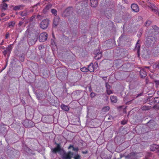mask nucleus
<instances>
[{"label":"nucleus","instance_id":"obj_41","mask_svg":"<svg viewBox=\"0 0 159 159\" xmlns=\"http://www.w3.org/2000/svg\"><path fill=\"white\" fill-rule=\"evenodd\" d=\"M106 87H107V89H109L110 88V86L108 84L106 83Z\"/></svg>","mask_w":159,"mask_h":159},{"label":"nucleus","instance_id":"obj_30","mask_svg":"<svg viewBox=\"0 0 159 159\" xmlns=\"http://www.w3.org/2000/svg\"><path fill=\"white\" fill-rule=\"evenodd\" d=\"M80 70L82 71L83 72H86L88 71V68L87 67H82L80 69Z\"/></svg>","mask_w":159,"mask_h":159},{"label":"nucleus","instance_id":"obj_21","mask_svg":"<svg viewBox=\"0 0 159 159\" xmlns=\"http://www.w3.org/2000/svg\"><path fill=\"white\" fill-rule=\"evenodd\" d=\"M99 52V50L98 49L96 51H95L94 53L96 55L94 57V58L96 60H98L99 58V56L98 54V53Z\"/></svg>","mask_w":159,"mask_h":159},{"label":"nucleus","instance_id":"obj_13","mask_svg":"<svg viewBox=\"0 0 159 159\" xmlns=\"http://www.w3.org/2000/svg\"><path fill=\"white\" fill-rule=\"evenodd\" d=\"M90 4L91 7H95L98 5L97 0H90Z\"/></svg>","mask_w":159,"mask_h":159},{"label":"nucleus","instance_id":"obj_9","mask_svg":"<svg viewBox=\"0 0 159 159\" xmlns=\"http://www.w3.org/2000/svg\"><path fill=\"white\" fill-rule=\"evenodd\" d=\"M158 145L155 144H153L150 147L151 150L153 152L156 151V152H157L158 151Z\"/></svg>","mask_w":159,"mask_h":159},{"label":"nucleus","instance_id":"obj_57","mask_svg":"<svg viewBox=\"0 0 159 159\" xmlns=\"http://www.w3.org/2000/svg\"><path fill=\"white\" fill-rule=\"evenodd\" d=\"M83 153H86V152H83Z\"/></svg>","mask_w":159,"mask_h":159},{"label":"nucleus","instance_id":"obj_33","mask_svg":"<svg viewBox=\"0 0 159 159\" xmlns=\"http://www.w3.org/2000/svg\"><path fill=\"white\" fill-rule=\"evenodd\" d=\"M15 24V23L14 22H11L9 23L8 25L10 27H11L14 26Z\"/></svg>","mask_w":159,"mask_h":159},{"label":"nucleus","instance_id":"obj_15","mask_svg":"<svg viewBox=\"0 0 159 159\" xmlns=\"http://www.w3.org/2000/svg\"><path fill=\"white\" fill-rule=\"evenodd\" d=\"M88 71H89L90 72H93L94 71L95 69L93 66V64L92 63L90 65H89L88 67Z\"/></svg>","mask_w":159,"mask_h":159},{"label":"nucleus","instance_id":"obj_46","mask_svg":"<svg viewBox=\"0 0 159 159\" xmlns=\"http://www.w3.org/2000/svg\"><path fill=\"white\" fill-rule=\"evenodd\" d=\"M3 54L4 55H6L8 53V52L6 50H5L3 52Z\"/></svg>","mask_w":159,"mask_h":159},{"label":"nucleus","instance_id":"obj_20","mask_svg":"<svg viewBox=\"0 0 159 159\" xmlns=\"http://www.w3.org/2000/svg\"><path fill=\"white\" fill-rule=\"evenodd\" d=\"M29 12L27 10H25L23 11H21L20 12L21 16H26L29 14Z\"/></svg>","mask_w":159,"mask_h":159},{"label":"nucleus","instance_id":"obj_48","mask_svg":"<svg viewBox=\"0 0 159 159\" xmlns=\"http://www.w3.org/2000/svg\"><path fill=\"white\" fill-rule=\"evenodd\" d=\"M23 23V22L22 21H20V22L19 23V25H20V26H21V25H22Z\"/></svg>","mask_w":159,"mask_h":159},{"label":"nucleus","instance_id":"obj_32","mask_svg":"<svg viewBox=\"0 0 159 159\" xmlns=\"http://www.w3.org/2000/svg\"><path fill=\"white\" fill-rule=\"evenodd\" d=\"M51 12L55 16L57 15V11L54 9H52L51 10Z\"/></svg>","mask_w":159,"mask_h":159},{"label":"nucleus","instance_id":"obj_6","mask_svg":"<svg viewBox=\"0 0 159 159\" xmlns=\"http://www.w3.org/2000/svg\"><path fill=\"white\" fill-rule=\"evenodd\" d=\"M38 39V37L37 36L35 35L33 38L29 39L28 41V43L29 44L33 45L34 44Z\"/></svg>","mask_w":159,"mask_h":159},{"label":"nucleus","instance_id":"obj_17","mask_svg":"<svg viewBox=\"0 0 159 159\" xmlns=\"http://www.w3.org/2000/svg\"><path fill=\"white\" fill-rule=\"evenodd\" d=\"M151 108V106L146 105L143 106L141 107L142 110L144 111L149 110Z\"/></svg>","mask_w":159,"mask_h":159},{"label":"nucleus","instance_id":"obj_43","mask_svg":"<svg viewBox=\"0 0 159 159\" xmlns=\"http://www.w3.org/2000/svg\"><path fill=\"white\" fill-rule=\"evenodd\" d=\"M20 60L22 61H24V58L22 56H21L19 58Z\"/></svg>","mask_w":159,"mask_h":159},{"label":"nucleus","instance_id":"obj_39","mask_svg":"<svg viewBox=\"0 0 159 159\" xmlns=\"http://www.w3.org/2000/svg\"><path fill=\"white\" fill-rule=\"evenodd\" d=\"M155 82L156 86L157 87L159 86V80H156Z\"/></svg>","mask_w":159,"mask_h":159},{"label":"nucleus","instance_id":"obj_47","mask_svg":"<svg viewBox=\"0 0 159 159\" xmlns=\"http://www.w3.org/2000/svg\"><path fill=\"white\" fill-rule=\"evenodd\" d=\"M153 108L154 109H155V108H158V109H159V106H158V107H157V106H156V105H155L153 106Z\"/></svg>","mask_w":159,"mask_h":159},{"label":"nucleus","instance_id":"obj_50","mask_svg":"<svg viewBox=\"0 0 159 159\" xmlns=\"http://www.w3.org/2000/svg\"><path fill=\"white\" fill-rule=\"evenodd\" d=\"M4 42V40H3L2 41V42L1 43L0 45H2L3 44Z\"/></svg>","mask_w":159,"mask_h":159},{"label":"nucleus","instance_id":"obj_16","mask_svg":"<svg viewBox=\"0 0 159 159\" xmlns=\"http://www.w3.org/2000/svg\"><path fill=\"white\" fill-rule=\"evenodd\" d=\"M52 5L51 4H48L47 5L46 7L43 9V11L44 13H45L47 12L52 7Z\"/></svg>","mask_w":159,"mask_h":159},{"label":"nucleus","instance_id":"obj_19","mask_svg":"<svg viewBox=\"0 0 159 159\" xmlns=\"http://www.w3.org/2000/svg\"><path fill=\"white\" fill-rule=\"evenodd\" d=\"M110 98L112 102L116 103L117 101V98L116 96H111Z\"/></svg>","mask_w":159,"mask_h":159},{"label":"nucleus","instance_id":"obj_49","mask_svg":"<svg viewBox=\"0 0 159 159\" xmlns=\"http://www.w3.org/2000/svg\"><path fill=\"white\" fill-rule=\"evenodd\" d=\"M144 68H146L149 69L150 67V66H145L144 67V68H143L144 69Z\"/></svg>","mask_w":159,"mask_h":159},{"label":"nucleus","instance_id":"obj_23","mask_svg":"<svg viewBox=\"0 0 159 159\" xmlns=\"http://www.w3.org/2000/svg\"><path fill=\"white\" fill-rule=\"evenodd\" d=\"M59 22V18L58 17H56L54 19L53 25L56 26L58 24Z\"/></svg>","mask_w":159,"mask_h":159},{"label":"nucleus","instance_id":"obj_11","mask_svg":"<svg viewBox=\"0 0 159 159\" xmlns=\"http://www.w3.org/2000/svg\"><path fill=\"white\" fill-rule=\"evenodd\" d=\"M61 150V148L59 144H58L57 145V146L56 148H54L52 149V152H54L56 153L57 152L60 151Z\"/></svg>","mask_w":159,"mask_h":159},{"label":"nucleus","instance_id":"obj_29","mask_svg":"<svg viewBox=\"0 0 159 159\" xmlns=\"http://www.w3.org/2000/svg\"><path fill=\"white\" fill-rule=\"evenodd\" d=\"M153 101L154 103H159V97H155Z\"/></svg>","mask_w":159,"mask_h":159},{"label":"nucleus","instance_id":"obj_5","mask_svg":"<svg viewBox=\"0 0 159 159\" xmlns=\"http://www.w3.org/2000/svg\"><path fill=\"white\" fill-rule=\"evenodd\" d=\"M152 11L155 13L157 15L159 16V12L157 10V8L153 4L150 3V5H148Z\"/></svg>","mask_w":159,"mask_h":159},{"label":"nucleus","instance_id":"obj_51","mask_svg":"<svg viewBox=\"0 0 159 159\" xmlns=\"http://www.w3.org/2000/svg\"><path fill=\"white\" fill-rule=\"evenodd\" d=\"M5 15V14L4 13H2L1 15V16L2 17L3 16Z\"/></svg>","mask_w":159,"mask_h":159},{"label":"nucleus","instance_id":"obj_10","mask_svg":"<svg viewBox=\"0 0 159 159\" xmlns=\"http://www.w3.org/2000/svg\"><path fill=\"white\" fill-rule=\"evenodd\" d=\"M140 74L141 78L145 77L147 75V73L143 68H142L140 70Z\"/></svg>","mask_w":159,"mask_h":159},{"label":"nucleus","instance_id":"obj_26","mask_svg":"<svg viewBox=\"0 0 159 159\" xmlns=\"http://www.w3.org/2000/svg\"><path fill=\"white\" fill-rule=\"evenodd\" d=\"M22 7V6L21 5H19L18 6H15L13 7V10L17 11L20 9Z\"/></svg>","mask_w":159,"mask_h":159},{"label":"nucleus","instance_id":"obj_4","mask_svg":"<svg viewBox=\"0 0 159 159\" xmlns=\"http://www.w3.org/2000/svg\"><path fill=\"white\" fill-rule=\"evenodd\" d=\"M73 154V153L70 151L67 153L65 152L63 155V158L64 159H70Z\"/></svg>","mask_w":159,"mask_h":159},{"label":"nucleus","instance_id":"obj_34","mask_svg":"<svg viewBox=\"0 0 159 159\" xmlns=\"http://www.w3.org/2000/svg\"><path fill=\"white\" fill-rule=\"evenodd\" d=\"M12 49L11 46H10L8 47L6 49V50L8 52V53H9L11 51Z\"/></svg>","mask_w":159,"mask_h":159},{"label":"nucleus","instance_id":"obj_2","mask_svg":"<svg viewBox=\"0 0 159 159\" xmlns=\"http://www.w3.org/2000/svg\"><path fill=\"white\" fill-rule=\"evenodd\" d=\"M49 22V20L48 19L43 20L40 24V27L43 29H46L48 27Z\"/></svg>","mask_w":159,"mask_h":159},{"label":"nucleus","instance_id":"obj_52","mask_svg":"<svg viewBox=\"0 0 159 159\" xmlns=\"http://www.w3.org/2000/svg\"><path fill=\"white\" fill-rule=\"evenodd\" d=\"M41 16L40 15H38L37 16V18H38V19H39L40 17Z\"/></svg>","mask_w":159,"mask_h":159},{"label":"nucleus","instance_id":"obj_14","mask_svg":"<svg viewBox=\"0 0 159 159\" xmlns=\"http://www.w3.org/2000/svg\"><path fill=\"white\" fill-rule=\"evenodd\" d=\"M153 53L155 56H157L159 55V46L158 45L153 50Z\"/></svg>","mask_w":159,"mask_h":159},{"label":"nucleus","instance_id":"obj_36","mask_svg":"<svg viewBox=\"0 0 159 159\" xmlns=\"http://www.w3.org/2000/svg\"><path fill=\"white\" fill-rule=\"evenodd\" d=\"M93 66L95 69L97 68L98 67V62L97 61H96L94 62L93 65Z\"/></svg>","mask_w":159,"mask_h":159},{"label":"nucleus","instance_id":"obj_38","mask_svg":"<svg viewBox=\"0 0 159 159\" xmlns=\"http://www.w3.org/2000/svg\"><path fill=\"white\" fill-rule=\"evenodd\" d=\"M137 2L139 3V4L142 5H143V3H144L143 1H142L141 0H138Z\"/></svg>","mask_w":159,"mask_h":159},{"label":"nucleus","instance_id":"obj_3","mask_svg":"<svg viewBox=\"0 0 159 159\" xmlns=\"http://www.w3.org/2000/svg\"><path fill=\"white\" fill-rule=\"evenodd\" d=\"M47 34L45 32L41 33L39 37V41L41 42L45 41L47 39Z\"/></svg>","mask_w":159,"mask_h":159},{"label":"nucleus","instance_id":"obj_44","mask_svg":"<svg viewBox=\"0 0 159 159\" xmlns=\"http://www.w3.org/2000/svg\"><path fill=\"white\" fill-rule=\"evenodd\" d=\"M90 96L92 97H93L95 96V93H92L90 94Z\"/></svg>","mask_w":159,"mask_h":159},{"label":"nucleus","instance_id":"obj_40","mask_svg":"<svg viewBox=\"0 0 159 159\" xmlns=\"http://www.w3.org/2000/svg\"><path fill=\"white\" fill-rule=\"evenodd\" d=\"M107 94H108V95H110V94L112 93V91L111 90L109 89H107Z\"/></svg>","mask_w":159,"mask_h":159},{"label":"nucleus","instance_id":"obj_45","mask_svg":"<svg viewBox=\"0 0 159 159\" xmlns=\"http://www.w3.org/2000/svg\"><path fill=\"white\" fill-rule=\"evenodd\" d=\"M9 35V33H7V34H6V36H5V38L6 39L8 38Z\"/></svg>","mask_w":159,"mask_h":159},{"label":"nucleus","instance_id":"obj_25","mask_svg":"<svg viewBox=\"0 0 159 159\" xmlns=\"http://www.w3.org/2000/svg\"><path fill=\"white\" fill-rule=\"evenodd\" d=\"M153 67L154 68H159V61L156 62L153 65Z\"/></svg>","mask_w":159,"mask_h":159},{"label":"nucleus","instance_id":"obj_60","mask_svg":"<svg viewBox=\"0 0 159 159\" xmlns=\"http://www.w3.org/2000/svg\"><path fill=\"white\" fill-rule=\"evenodd\" d=\"M138 96H139V95H138V96H137V97H138Z\"/></svg>","mask_w":159,"mask_h":159},{"label":"nucleus","instance_id":"obj_59","mask_svg":"<svg viewBox=\"0 0 159 159\" xmlns=\"http://www.w3.org/2000/svg\"><path fill=\"white\" fill-rule=\"evenodd\" d=\"M6 19L7 20V19H8V18H7V19Z\"/></svg>","mask_w":159,"mask_h":159},{"label":"nucleus","instance_id":"obj_12","mask_svg":"<svg viewBox=\"0 0 159 159\" xmlns=\"http://www.w3.org/2000/svg\"><path fill=\"white\" fill-rule=\"evenodd\" d=\"M125 157L129 159H134L135 157V153L133 152L127 155Z\"/></svg>","mask_w":159,"mask_h":159},{"label":"nucleus","instance_id":"obj_58","mask_svg":"<svg viewBox=\"0 0 159 159\" xmlns=\"http://www.w3.org/2000/svg\"><path fill=\"white\" fill-rule=\"evenodd\" d=\"M104 78H106H106H107V77H104Z\"/></svg>","mask_w":159,"mask_h":159},{"label":"nucleus","instance_id":"obj_37","mask_svg":"<svg viewBox=\"0 0 159 159\" xmlns=\"http://www.w3.org/2000/svg\"><path fill=\"white\" fill-rule=\"evenodd\" d=\"M74 159H80V156L79 155H76L74 157Z\"/></svg>","mask_w":159,"mask_h":159},{"label":"nucleus","instance_id":"obj_18","mask_svg":"<svg viewBox=\"0 0 159 159\" xmlns=\"http://www.w3.org/2000/svg\"><path fill=\"white\" fill-rule=\"evenodd\" d=\"M139 41H138L136 44V46L135 47V50H137V53H138V55H139V52L140 45L139 43Z\"/></svg>","mask_w":159,"mask_h":159},{"label":"nucleus","instance_id":"obj_8","mask_svg":"<svg viewBox=\"0 0 159 159\" xmlns=\"http://www.w3.org/2000/svg\"><path fill=\"white\" fill-rule=\"evenodd\" d=\"M147 125L150 129H153L156 125L155 122L153 120H150L147 123Z\"/></svg>","mask_w":159,"mask_h":159},{"label":"nucleus","instance_id":"obj_7","mask_svg":"<svg viewBox=\"0 0 159 159\" xmlns=\"http://www.w3.org/2000/svg\"><path fill=\"white\" fill-rule=\"evenodd\" d=\"M132 10L135 12H138L139 11V8L138 6L135 4H133L131 5Z\"/></svg>","mask_w":159,"mask_h":159},{"label":"nucleus","instance_id":"obj_35","mask_svg":"<svg viewBox=\"0 0 159 159\" xmlns=\"http://www.w3.org/2000/svg\"><path fill=\"white\" fill-rule=\"evenodd\" d=\"M151 23V21L149 20H148L146 21L145 23V26H148Z\"/></svg>","mask_w":159,"mask_h":159},{"label":"nucleus","instance_id":"obj_54","mask_svg":"<svg viewBox=\"0 0 159 159\" xmlns=\"http://www.w3.org/2000/svg\"><path fill=\"white\" fill-rule=\"evenodd\" d=\"M8 1V0H4L3 1V2H5L6 1Z\"/></svg>","mask_w":159,"mask_h":159},{"label":"nucleus","instance_id":"obj_42","mask_svg":"<svg viewBox=\"0 0 159 159\" xmlns=\"http://www.w3.org/2000/svg\"><path fill=\"white\" fill-rule=\"evenodd\" d=\"M127 122V121L126 120H122L121 121V124L122 125H125L126 124Z\"/></svg>","mask_w":159,"mask_h":159},{"label":"nucleus","instance_id":"obj_28","mask_svg":"<svg viewBox=\"0 0 159 159\" xmlns=\"http://www.w3.org/2000/svg\"><path fill=\"white\" fill-rule=\"evenodd\" d=\"M106 118L109 120H113L114 119V117L110 115H107L106 116Z\"/></svg>","mask_w":159,"mask_h":159},{"label":"nucleus","instance_id":"obj_1","mask_svg":"<svg viewBox=\"0 0 159 159\" xmlns=\"http://www.w3.org/2000/svg\"><path fill=\"white\" fill-rule=\"evenodd\" d=\"M159 34V28L156 25H153L152 28L149 31L148 36L146 41L148 46L153 44L157 39Z\"/></svg>","mask_w":159,"mask_h":159},{"label":"nucleus","instance_id":"obj_22","mask_svg":"<svg viewBox=\"0 0 159 159\" xmlns=\"http://www.w3.org/2000/svg\"><path fill=\"white\" fill-rule=\"evenodd\" d=\"M61 107L63 110L66 111H68L69 110L68 107L67 106L65 105L64 104L61 105Z\"/></svg>","mask_w":159,"mask_h":159},{"label":"nucleus","instance_id":"obj_53","mask_svg":"<svg viewBox=\"0 0 159 159\" xmlns=\"http://www.w3.org/2000/svg\"><path fill=\"white\" fill-rule=\"evenodd\" d=\"M39 4V3H38L37 4H36L35 5H34V7H35V6H37V5Z\"/></svg>","mask_w":159,"mask_h":159},{"label":"nucleus","instance_id":"obj_24","mask_svg":"<svg viewBox=\"0 0 159 159\" xmlns=\"http://www.w3.org/2000/svg\"><path fill=\"white\" fill-rule=\"evenodd\" d=\"M110 109V107L109 106H106L102 108V112H106L107 111Z\"/></svg>","mask_w":159,"mask_h":159},{"label":"nucleus","instance_id":"obj_31","mask_svg":"<svg viewBox=\"0 0 159 159\" xmlns=\"http://www.w3.org/2000/svg\"><path fill=\"white\" fill-rule=\"evenodd\" d=\"M7 7V5L4 2L2 4V8L4 10H6Z\"/></svg>","mask_w":159,"mask_h":159},{"label":"nucleus","instance_id":"obj_55","mask_svg":"<svg viewBox=\"0 0 159 159\" xmlns=\"http://www.w3.org/2000/svg\"><path fill=\"white\" fill-rule=\"evenodd\" d=\"M106 100H107L108 99V98L107 97H106Z\"/></svg>","mask_w":159,"mask_h":159},{"label":"nucleus","instance_id":"obj_27","mask_svg":"<svg viewBox=\"0 0 159 159\" xmlns=\"http://www.w3.org/2000/svg\"><path fill=\"white\" fill-rule=\"evenodd\" d=\"M71 148H72V150L75 152H77L78 150V148L77 147H74L73 146L70 145L68 149H70Z\"/></svg>","mask_w":159,"mask_h":159},{"label":"nucleus","instance_id":"obj_56","mask_svg":"<svg viewBox=\"0 0 159 159\" xmlns=\"http://www.w3.org/2000/svg\"><path fill=\"white\" fill-rule=\"evenodd\" d=\"M33 10H31V11L30 12H33Z\"/></svg>","mask_w":159,"mask_h":159}]
</instances>
